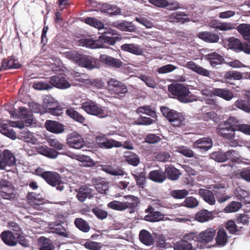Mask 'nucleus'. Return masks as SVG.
<instances>
[{"label": "nucleus", "instance_id": "48", "mask_svg": "<svg viewBox=\"0 0 250 250\" xmlns=\"http://www.w3.org/2000/svg\"><path fill=\"white\" fill-rule=\"evenodd\" d=\"M234 105L243 111L250 113V102L248 100L238 99L235 102Z\"/></svg>", "mask_w": 250, "mask_h": 250}, {"label": "nucleus", "instance_id": "60", "mask_svg": "<svg viewBox=\"0 0 250 250\" xmlns=\"http://www.w3.org/2000/svg\"><path fill=\"white\" fill-rule=\"evenodd\" d=\"M242 207L241 203L232 201L225 208L226 212H234L237 211Z\"/></svg>", "mask_w": 250, "mask_h": 250}, {"label": "nucleus", "instance_id": "14", "mask_svg": "<svg viewBox=\"0 0 250 250\" xmlns=\"http://www.w3.org/2000/svg\"><path fill=\"white\" fill-rule=\"evenodd\" d=\"M228 46L230 49L236 52H239L243 51L246 53L247 51V50H248L246 48H247V46H248V43H242L239 39L234 37L229 38L228 40Z\"/></svg>", "mask_w": 250, "mask_h": 250}, {"label": "nucleus", "instance_id": "36", "mask_svg": "<svg viewBox=\"0 0 250 250\" xmlns=\"http://www.w3.org/2000/svg\"><path fill=\"white\" fill-rule=\"evenodd\" d=\"M212 218V212L205 209L199 210L195 215V219L201 223L207 222Z\"/></svg>", "mask_w": 250, "mask_h": 250}, {"label": "nucleus", "instance_id": "37", "mask_svg": "<svg viewBox=\"0 0 250 250\" xmlns=\"http://www.w3.org/2000/svg\"><path fill=\"white\" fill-rule=\"evenodd\" d=\"M148 178L156 183H161L165 180L166 176L165 173L161 169L154 170L149 173Z\"/></svg>", "mask_w": 250, "mask_h": 250}, {"label": "nucleus", "instance_id": "61", "mask_svg": "<svg viewBox=\"0 0 250 250\" xmlns=\"http://www.w3.org/2000/svg\"><path fill=\"white\" fill-rule=\"evenodd\" d=\"M184 206L188 208H195L199 205V202L193 196L187 197L183 203Z\"/></svg>", "mask_w": 250, "mask_h": 250}, {"label": "nucleus", "instance_id": "5", "mask_svg": "<svg viewBox=\"0 0 250 250\" xmlns=\"http://www.w3.org/2000/svg\"><path fill=\"white\" fill-rule=\"evenodd\" d=\"M106 88L111 94L124 96L128 92L127 86L115 78H110L106 82Z\"/></svg>", "mask_w": 250, "mask_h": 250}, {"label": "nucleus", "instance_id": "47", "mask_svg": "<svg viewBox=\"0 0 250 250\" xmlns=\"http://www.w3.org/2000/svg\"><path fill=\"white\" fill-rule=\"evenodd\" d=\"M33 87L39 90H48L52 89V85L49 78L48 80L35 82L33 85Z\"/></svg>", "mask_w": 250, "mask_h": 250}, {"label": "nucleus", "instance_id": "50", "mask_svg": "<svg viewBox=\"0 0 250 250\" xmlns=\"http://www.w3.org/2000/svg\"><path fill=\"white\" fill-rule=\"evenodd\" d=\"M4 193L0 192V196L4 199L12 200L14 199L16 196V190L15 188L11 185L8 188H5Z\"/></svg>", "mask_w": 250, "mask_h": 250}, {"label": "nucleus", "instance_id": "49", "mask_svg": "<svg viewBox=\"0 0 250 250\" xmlns=\"http://www.w3.org/2000/svg\"><path fill=\"white\" fill-rule=\"evenodd\" d=\"M136 112L138 114H145L152 118H156L157 117L156 111L152 108L151 105L140 106L137 108Z\"/></svg>", "mask_w": 250, "mask_h": 250}, {"label": "nucleus", "instance_id": "26", "mask_svg": "<svg viewBox=\"0 0 250 250\" xmlns=\"http://www.w3.org/2000/svg\"><path fill=\"white\" fill-rule=\"evenodd\" d=\"M200 196L208 204L212 206L216 203L215 198L213 192L208 189L200 188L198 190Z\"/></svg>", "mask_w": 250, "mask_h": 250}, {"label": "nucleus", "instance_id": "16", "mask_svg": "<svg viewBox=\"0 0 250 250\" xmlns=\"http://www.w3.org/2000/svg\"><path fill=\"white\" fill-rule=\"evenodd\" d=\"M49 79L52 88L55 87L59 89H65L70 86L68 81L61 75H55Z\"/></svg>", "mask_w": 250, "mask_h": 250}, {"label": "nucleus", "instance_id": "62", "mask_svg": "<svg viewBox=\"0 0 250 250\" xmlns=\"http://www.w3.org/2000/svg\"><path fill=\"white\" fill-rule=\"evenodd\" d=\"M85 83L91 87L97 89L102 88L104 85V82L100 79H88Z\"/></svg>", "mask_w": 250, "mask_h": 250}, {"label": "nucleus", "instance_id": "40", "mask_svg": "<svg viewBox=\"0 0 250 250\" xmlns=\"http://www.w3.org/2000/svg\"><path fill=\"white\" fill-rule=\"evenodd\" d=\"M66 113L69 117L79 123L83 124L86 122L85 117L73 108L67 109Z\"/></svg>", "mask_w": 250, "mask_h": 250}, {"label": "nucleus", "instance_id": "8", "mask_svg": "<svg viewBox=\"0 0 250 250\" xmlns=\"http://www.w3.org/2000/svg\"><path fill=\"white\" fill-rule=\"evenodd\" d=\"M16 158L8 149L3 151L0 149V169L5 170L7 166L11 167L15 164Z\"/></svg>", "mask_w": 250, "mask_h": 250}, {"label": "nucleus", "instance_id": "6", "mask_svg": "<svg viewBox=\"0 0 250 250\" xmlns=\"http://www.w3.org/2000/svg\"><path fill=\"white\" fill-rule=\"evenodd\" d=\"M18 117L21 121H17V128L22 129L24 126H30L33 121V114L28 110L24 107H19ZM18 114H17V116Z\"/></svg>", "mask_w": 250, "mask_h": 250}, {"label": "nucleus", "instance_id": "17", "mask_svg": "<svg viewBox=\"0 0 250 250\" xmlns=\"http://www.w3.org/2000/svg\"><path fill=\"white\" fill-rule=\"evenodd\" d=\"M111 25L121 31L131 32L135 31L136 28L135 25L132 24L131 22L125 20L113 21Z\"/></svg>", "mask_w": 250, "mask_h": 250}, {"label": "nucleus", "instance_id": "43", "mask_svg": "<svg viewBox=\"0 0 250 250\" xmlns=\"http://www.w3.org/2000/svg\"><path fill=\"white\" fill-rule=\"evenodd\" d=\"M135 179L136 185L139 188L143 189L146 184V172L145 171L138 172L137 174L131 173Z\"/></svg>", "mask_w": 250, "mask_h": 250}, {"label": "nucleus", "instance_id": "18", "mask_svg": "<svg viewBox=\"0 0 250 250\" xmlns=\"http://www.w3.org/2000/svg\"><path fill=\"white\" fill-rule=\"evenodd\" d=\"M45 127L48 131L55 134L61 133L64 130V125L55 121L47 120L45 123Z\"/></svg>", "mask_w": 250, "mask_h": 250}, {"label": "nucleus", "instance_id": "63", "mask_svg": "<svg viewBox=\"0 0 250 250\" xmlns=\"http://www.w3.org/2000/svg\"><path fill=\"white\" fill-rule=\"evenodd\" d=\"M154 123V121L149 117L140 116L134 122V124L138 125H148Z\"/></svg>", "mask_w": 250, "mask_h": 250}, {"label": "nucleus", "instance_id": "54", "mask_svg": "<svg viewBox=\"0 0 250 250\" xmlns=\"http://www.w3.org/2000/svg\"><path fill=\"white\" fill-rule=\"evenodd\" d=\"M16 61L15 59L12 57L10 59H4L2 62L1 66H0V71H3L6 69L11 68H16Z\"/></svg>", "mask_w": 250, "mask_h": 250}, {"label": "nucleus", "instance_id": "19", "mask_svg": "<svg viewBox=\"0 0 250 250\" xmlns=\"http://www.w3.org/2000/svg\"><path fill=\"white\" fill-rule=\"evenodd\" d=\"M210 94L228 101L231 100L234 97L233 93L227 88H213L210 91Z\"/></svg>", "mask_w": 250, "mask_h": 250}, {"label": "nucleus", "instance_id": "31", "mask_svg": "<svg viewBox=\"0 0 250 250\" xmlns=\"http://www.w3.org/2000/svg\"><path fill=\"white\" fill-rule=\"evenodd\" d=\"M17 138L26 143H30L33 145L36 144L38 142L37 139L33 133L27 129L20 131Z\"/></svg>", "mask_w": 250, "mask_h": 250}, {"label": "nucleus", "instance_id": "2", "mask_svg": "<svg viewBox=\"0 0 250 250\" xmlns=\"http://www.w3.org/2000/svg\"><path fill=\"white\" fill-rule=\"evenodd\" d=\"M168 90L181 102L188 103L192 102L194 100V96L190 94L189 89L182 83L170 84L168 86Z\"/></svg>", "mask_w": 250, "mask_h": 250}, {"label": "nucleus", "instance_id": "30", "mask_svg": "<svg viewBox=\"0 0 250 250\" xmlns=\"http://www.w3.org/2000/svg\"><path fill=\"white\" fill-rule=\"evenodd\" d=\"M164 172L165 173L166 178H167L171 181L177 180L181 175L180 171L171 165L167 167V166H166Z\"/></svg>", "mask_w": 250, "mask_h": 250}, {"label": "nucleus", "instance_id": "38", "mask_svg": "<svg viewBox=\"0 0 250 250\" xmlns=\"http://www.w3.org/2000/svg\"><path fill=\"white\" fill-rule=\"evenodd\" d=\"M0 238L3 243L9 246L16 245V238L13 232L9 230L3 231L0 234Z\"/></svg>", "mask_w": 250, "mask_h": 250}, {"label": "nucleus", "instance_id": "20", "mask_svg": "<svg viewBox=\"0 0 250 250\" xmlns=\"http://www.w3.org/2000/svg\"><path fill=\"white\" fill-rule=\"evenodd\" d=\"M99 59L101 62L111 67L120 68L123 66V62L121 60L105 54L101 55Z\"/></svg>", "mask_w": 250, "mask_h": 250}, {"label": "nucleus", "instance_id": "15", "mask_svg": "<svg viewBox=\"0 0 250 250\" xmlns=\"http://www.w3.org/2000/svg\"><path fill=\"white\" fill-rule=\"evenodd\" d=\"M76 191L77 193V198L82 202L84 201L87 198H92L94 195V190L86 185L81 186L78 189H76Z\"/></svg>", "mask_w": 250, "mask_h": 250}, {"label": "nucleus", "instance_id": "51", "mask_svg": "<svg viewBox=\"0 0 250 250\" xmlns=\"http://www.w3.org/2000/svg\"><path fill=\"white\" fill-rule=\"evenodd\" d=\"M236 29L244 39L247 40L250 37V24L247 23L240 24L237 26Z\"/></svg>", "mask_w": 250, "mask_h": 250}, {"label": "nucleus", "instance_id": "32", "mask_svg": "<svg viewBox=\"0 0 250 250\" xmlns=\"http://www.w3.org/2000/svg\"><path fill=\"white\" fill-rule=\"evenodd\" d=\"M139 240L141 243L147 246H150L154 244V237L146 229H142L139 235Z\"/></svg>", "mask_w": 250, "mask_h": 250}, {"label": "nucleus", "instance_id": "58", "mask_svg": "<svg viewBox=\"0 0 250 250\" xmlns=\"http://www.w3.org/2000/svg\"><path fill=\"white\" fill-rule=\"evenodd\" d=\"M29 107L31 111L34 113L42 114L46 112L45 108L44 107L35 102L29 103Z\"/></svg>", "mask_w": 250, "mask_h": 250}, {"label": "nucleus", "instance_id": "3", "mask_svg": "<svg viewBox=\"0 0 250 250\" xmlns=\"http://www.w3.org/2000/svg\"><path fill=\"white\" fill-rule=\"evenodd\" d=\"M161 111L163 115L170 123L173 126L182 127L186 125V119L184 116L176 110L162 106Z\"/></svg>", "mask_w": 250, "mask_h": 250}, {"label": "nucleus", "instance_id": "29", "mask_svg": "<svg viewBox=\"0 0 250 250\" xmlns=\"http://www.w3.org/2000/svg\"><path fill=\"white\" fill-rule=\"evenodd\" d=\"M125 198L129 201H131V202H123L125 206V210L129 208L130 210V213H133L135 212V209L138 206L140 200L138 197L132 195H128L125 196Z\"/></svg>", "mask_w": 250, "mask_h": 250}, {"label": "nucleus", "instance_id": "56", "mask_svg": "<svg viewBox=\"0 0 250 250\" xmlns=\"http://www.w3.org/2000/svg\"><path fill=\"white\" fill-rule=\"evenodd\" d=\"M139 78L149 87L154 88L156 87L157 85V83L154 79L151 76L145 75H141Z\"/></svg>", "mask_w": 250, "mask_h": 250}, {"label": "nucleus", "instance_id": "24", "mask_svg": "<svg viewBox=\"0 0 250 250\" xmlns=\"http://www.w3.org/2000/svg\"><path fill=\"white\" fill-rule=\"evenodd\" d=\"M43 179L52 187H56L62 182L60 174L55 171H47Z\"/></svg>", "mask_w": 250, "mask_h": 250}, {"label": "nucleus", "instance_id": "52", "mask_svg": "<svg viewBox=\"0 0 250 250\" xmlns=\"http://www.w3.org/2000/svg\"><path fill=\"white\" fill-rule=\"evenodd\" d=\"M216 244L221 246H225L227 242V234L224 229H220L215 238Z\"/></svg>", "mask_w": 250, "mask_h": 250}, {"label": "nucleus", "instance_id": "35", "mask_svg": "<svg viewBox=\"0 0 250 250\" xmlns=\"http://www.w3.org/2000/svg\"><path fill=\"white\" fill-rule=\"evenodd\" d=\"M123 157L126 163L133 167L138 166L140 163L139 156L132 151L125 152Z\"/></svg>", "mask_w": 250, "mask_h": 250}, {"label": "nucleus", "instance_id": "11", "mask_svg": "<svg viewBox=\"0 0 250 250\" xmlns=\"http://www.w3.org/2000/svg\"><path fill=\"white\" fill-rule=\"evenodd\" d=\"M169 21L172 23L184 24L190 21L188 15L185 12L176 11L171 13L167 17Z\"/></svg>", "mask_w": 250, "mask_h": 250}, {"label": "nucleus", "instance_id": "1", "mask_svg": "<svg viewBox=\"0 0 250 250\" xmlns=\"http://www.w3.org/2000/svg\"><path fill=\"white\" fill-rule=\"evenodd\" d=\"M68 59L74 61L78 65L91 70L97 67L98 60L89 55L81 54L75 51L67 52Z\"/></svg>", "mask_w": 250, "mask_h": 250}, {"label": "nucleus", "instance_id": "64", "mask_svg": "<svg viewBox=\"0 0 250 250\" xmlns=\"http://www.w3.org/2000/svg\"><path fill=\"white\" fill-rule=\"evenodd\" d=\"M83 246L89 250H101L102 247L101 243L91 240L86 241Z\"/></svg>", "mask_w": 250, "mask_h": 250}, {"label": "nucleus", "instance_id": "22", "mask_svg": "<svg viewBox=\"0 0 250 250\" xmlns=\"http://www.w3.org/2000/svg\"><path fill=\"white\" fill-rule=\"evenodd\" d=\"M209 27L221 31H227L235 28L236 24L230 22H220L216 20H213L209 23Z\"/></svg>", "mask_w": 250, "mask_h": 250}, {"label": "nucleus", "instance_id": "7", "mask_svg": "<svg viewBox=\"0 0 250 250\" xmlns=\"http://www.w3.org/2000/svg\"><path fill=\"white\" fill-rule=\"evenodd\" d=\"M96 142L99 147L103 149H111L113 147H121L122 143L114 139H108L105 135L97 136L95 138Z\"/></svg>", "mask_w": 250, "mask_h": 250}, {"label": "nucleus", "instance_id": "25", "mask_svg": "<svg viewBox=\"0 0 250 250\" xmlns=\"http://www.w3.org/2000/svg\"><path fill=\"white\" fill-rule=\"evenodd\" d=\"M121 39L122 37L120 35H118L117 37H112L107 36L106 33H104L99 37V43L101 46V48H104V44L113 45L117 41Z\"/></svg>", "mask_w": 250, "mask_h": 250}, {"label": "nucleus", "instance_id": "46", "mask_svg": "<svg viewBox=\"0 0 250 250\" xmlns=\"http://www.w3.org/2000/svg\"><path fill=\"white\" fill-rule=\"evenodd\" d=\"M74 224L77 228L83 232H88L90 229L88 223L81 218H76Z\"/></svg>", "mask_w": 250, "mask_h": 250}, {"label": "nucleus", "instance_id": "44", "mask_svg": "<svg viewBox=\"0 0 250 250\" xmlns=\"http://www.w3.org/2000/svg\"><path fill=\"white\" fill-rule=\"evenodd\" d=\"M217 134L224 139L228 140H233L235 138V133L228 129L225 128L224 127L217 126L216 128Z\"/></svg>", "mask_w": 250, "mask_h": 250}, {"label": "nucleus", "instance_id": "4", "mask_svg": "<svg viewBox=\"0 0 250 250\" xmlns=\"http://www.w3.org/2000/svg\"><path fill=\"white\" fill-rule=\"evenodd\" d=\"M81 108L87 114L99 118H104L108 116V111L105 107H102L95 102L88 100L82 104Z\"/></svg>", "mask_w": 250, "mask_h": 250}, {"label": "nucleus", "instance_id": "34", "mask_svg": "<svg viewBox=\"0 0 250 250\" xmlns=\"http://www.w3.org/2000/svg\"><path fill=\"white\" fill-rule=\"evenodd\" d=\"M198 36L204 41L210 43L217 42L219 40V36L217 34L208 31L199 32Z\"/></svg>", "mask_w": 250, "mask_h": 250}, {"label": "nucleus", "instance_id": "45", "mask_svg": "<svg viewBox=\"0 0 250 250\" xmlns=\"http://www.w3.org/2000/svg\"><path fill=\"white\" fill-rule=\"evenodd\" d=\"M173 247L174 250H194L191 243L182 239L174 243Z\"/></svg>", "mask_w": 250, "mask_h": 250}, {"label": "nucleus", "instance_id": "33", "mask_svg": "<svg viewBox=\"0 0 250 250\" xmlns=\"http://www.w3.org/2000/svg\"><path fill=\"white\" fill-rule=\"evenodd\" d=\"M38 152L40 154L50 159H55L59 154V153L57 150L46 146H39L38 148Z\"/></svg>", "mask_w": 250, "mask_h": 250}, {"label": "nucleus", "instance_id": "55", "mask_svg": "<svg viewBox=\"0 0 250 250\" xmlns=\"http://www.w3.org/2000/svg\"><path fill=\"white\" fill-rule=\"evenodd\" d=\"M81 43L83 44V46L90 48H98L101 47L99 43V39L94 40L92 38L83 39L81 40Z\"/></svg>", "mask_w": 250, "mask_h": 250}, {"label": "nucleus", "instance_id": "59", "mask_svg": "<svg viewBox=\"0 0 250 250\" xmlns=\"http://www.w3.org/2000/svg\"><path fill=\"white\" fill-rule=\"evenodd\" d=\"M177 151L187 157L192 158L194 157V153L193 150L187 146H180L177 147Z\"/></svg>", "mask_w": 250, "mask_h": 250}, {"label": "nucleus", "instance_id": "23", "mask_svg": "<svg viewBox=\"0 0 250 250\" xmlns=\"http://www.w3.org/2000/svg\"><path fill=\"white\" fill-rule=\"evenodd\" d=\"M100 9L102 13L107 14L110 16L120 15L122 13L121 8L116 5L104 3Z\"/></svg>", "mask_w": 250, "mask_h": 250}, {"label": "nucleus", "instance_id": "57", "mask_svg": "<svg viewBox=\"0 0 250 250\" xmlns=\"http://www.w3.org/2000/svg\"><path fill=\"white\" fill-rule=\"evenodd\" d=\"M189 194L188 190L183 189L173 190L171 192V195L175 199H181L186 197Z\"/></svg>", "mask_w": 250, "mask_h": 250}, {"label": "nucleus", "instance_id": "10", "mask_svg": "<svg viewBox=\"0 0 250 250\" xmlns=\"http://www.w3.org/2000/svg\"><path fill=\"white\" fill-rule=\"evenodd\" d=\"M145 212L148 214L144 217V220L150 222H155L163 220L164 215L160 211H155L154 208L151 205H148L145 210Z\"/></svg>", "mask_w": 250, "mask_h": 250}, {"label": "nucleus", "instance_id": "28", "mask_svg": "<svg viewBox=\"0 0 250 250\" xmlns=\"http://www.w3.org/2000/svg\"><path fill=\"white\" fill-rule=\"evenodd\" d=\"M122 50L129 52L136 55H141L143 50L139 45L134 43H125L121 45Z\"/></svg>", "mask_w": 250, "mask_h": 250}, {"label": "nucleus", "instance_id": "21", "mask_svg": "<svg viewBox=\"0 0 250 250\" xmlns=\"http://www.w3.org/2000/svg\"><path fill=\"white\" fill-rule=\"evenodd\" d=\"M194 146L204 151H208L213 146L212 139L209 137H203L196 140L193 144Z\"/></svg>", "mask_w": 250, "mask_h": 250}, {"label": "nucleus", "instance_id": "12", "mask_svg": "<svg viewBox=\"0 0 250 250\" xmlns=\"http://www.w3.org/2000/svg\"><path fill=\"white\" fill-rule=\"evenodd\" d=\"M215 234V229L211 228H208L197 235L196 241L201 243L208 244L213 240Z\"/></svg>", "mask_w": 250, "mask_h": 250}, {"label": "nucleus", "instance_id": "9", "mask_svg": "<svg viewBox=\"0 0 250 250\" xmlns=\"http://www.w3.org/2000/svg\"><path fill=\"white\" fill-rule=\"evenodd\" d=\"M66 143L70 147L75 149H81L85 146L83 138L76 132H73L67 136Z\"/></svg>", "mask_w": 250, "mask_h": 250}, {"label": "nucleus", "instance_id": "42", "mask_svg": "<svg viewBox=\"0 0 250 250\" xmlns=\"http://www.w3.org/2000/svg\"><path fill=\"white\" fill-rule=\"evenodd\" d=\"M40 250H54L55 247L51 241L48 238L42 236L38 240Z\"/></svg>", "mask_w": 250, "mask_h": 250}, {"label": "nucleus", "instance_id": "27", "mask_svg": "<svg viewBox=\"0 0 250 250\" xmlns=\"http://www.w3.org/2000/svg\"><path fill=\"white\" fill-rule=\"evenodd\" d=\"M102 170L106 173L113 176H123L125 172L123 168L119 166L111 165H102Z\"/></svg>", "mask_w": 250, "mask_h": 250}, {"label": "nucleus", "instance_id": "39", "mask_svg": "<svg viewBox=\"0 0 250 250\" xmlns=\"http://www.w3.org/2000/svg\"><path fill=\"white\" fill-rule=\"evenodd\" d=\"M205 58L208 61L212 66L221 64L224 59L221 55L215 52L209 53L205 56Z\"/></svg>", "mask_w": 250, "mask_h": 250}, {"label": "nucleus", "instance_id": "41", "mask_svg": "<svg viewBox=\"0 0 250 250\" xmlns=\"http://www.w3.org/2000/svg\"><path fill=\"white\" fill-rule=\"evenodd\" d=\"M96 189L101 194H106L109 188V183L104 179H97L94 184Z\"/></svg>", "mask_w": 250, "mask_h": 250}, {"label": "nucleus", "instance_id": "53", "mask_svg": "<svg viewBox=\"0 0 250 250\" xmlns=\"http://www.w3.org/2000/svg\"><path fill=\"white\" fill-rule=\"evenodd\" d=\"M84 22L86 24L98 29H101L104 28V23L95 18L87 17L84 19Z\"/></svg>", "mask_w": 250, "mask_h": 250}, {"label": "nucleus", "instance_id": "13", "mask_svg": "<svg viewBox=\"0 0 250 250\" xmlns=\"http://www.w3.org/2000/svg\"><path fill=\"white\" fill-rule=\"evenodd\" d=\"M16 127V122L9 123H0V132L5 136L12 139H16V133L12 127Z\"/></svg>", "mask_w": 250, "mask_h": 250}]
</instances>
